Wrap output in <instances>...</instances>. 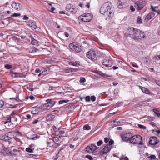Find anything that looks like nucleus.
I'll return each mask as SVG.
<instances>
[{
  "label": "nucleus",
  "mask_w": 160,
  "mask_h": 160,
  "mask_svg": "<svg viewBox=\"0 0 160 160\" xmlns=\"http://www.w3.org/2000/svg\"><path fill=\"white\" fill-rule=\"evenodd\" d=\"M113 8L111 7V3L108 2H106L103 4L101 6L100 12L102 14L107 16L108 17L106 20L112 18L114 15V11Z\"/></svg>",
  "instance_id": "nucleus-1"
},
{
  "label": "nucleus",
  "mask_w": 160,
  "mask_h": 160,
  "mask_svg": "<svg viewBox=\"0 0 160 160\" xmlns=\"http://www.w3.org/2000/svg\"><path fill=\"white\" fill-rule=\"evenodd\" d=\"M127 33L130 38L135 40H140L142 37L144 38L145 37L144 33L140 30L133 28H128Z\"/></svg>",
  "instance_id": "nucleus-2"
},
{
  "label": "nucleus",
  "mask_w": 160,
  "mask_h": 160,
  "mask_svg": "<svg viewBox=\"0 0 160 160\" xmlns=\"http://www.w3.org/2000/svg\"><path fill=\"white\" fill-rule=\"evenodd\" d=\"M142 138L141 136L139 135L132 136V134L130 142L133 144H139L142 145Z\"/></svg>",
  "instance_id": "nucleus-3"
},
{
  "label": "nucleus",
  "mask_w": 160,
  "mask_h": 160,
  "mask_svg": "<svg viewBox=\"0 0 160 160\" xmlns=\"http://www.w3.org/2000/svg\"><path fill=\"white\" fill-rule=\"evenodd\" d=\"M92 17L90 13H84L80 16L78 18L79 20L83 22H89L92 19Z\"/></svg>",
  "instance_id": "nucleus-4"
},
{
  "label": "nucleus",
  "mask_w": 160,
  "mask_h": 160,
  "mask_svg": "<svg viewBox=\"0 0 160 160\" xmlns=\"http://www.w3.org/2000/svg\"><path fill=\"white\" fill-rule=\"evenodd\" d=\"M97 51L90 50L87 53V56L88 58L92 61H95L97 59Z\"/></svg>",
  "instance_id": "nucleus-5"
},
{
  "label": "nucleus",
  "mask_w": 160,
  "mask_h": 160,
  "mask_svg": "<svg viewBox=\"0 0 160 160\" xmlns=\"http://www.w3.org/2000/svg\"><path fill=\"white\" fill-rule=\"evenodd\" d=\"M13 138V136L10 132L7 133L5 134H2L0 135V139L1 140L8 141L9 143L10 142L9 140Z\"/></svg>",
  "instance_id": "nucleus-6"
},
{
  "label": "nucleus",
  "mask_w": 160,
  "mask_h": 160,
  "mask_svg": "<svg viewBox=\"0 0 160 160\" xmlns=\"http://www.w3.org/2000/svg\"><path fill=\"white\" fill-rule=\"evenodd\" d=\"M98 148V147L95 145L91 144L86 147L84 149L85 151H87L88 152L94 154L95 151Z\"/></svg>",
  "instance_id": "nucleus-7"
},
{
  "label": "nucleus",
  "mask_w": 160,
  "mask_h": 160,
  "mask_svg": "<svg viewBox=\"0 0 160 160\" xmlns=\"http://www.w3.org/2000/svg\"><path fill=\"white\" fill-rule=\"evenodd\" d=\"M146 4V2L144 0H140L136 2L135 7L138 10H141Z\"/></svg>",
  "instance_id": "nucleus-8"
},
{
  "label": "nucleus",
  "mask_w": 160,
  "mask_h": 160,
  "mask_svg": "<svg viewBox=\"0 0 160 160\" xmlns=\"http://www.w3.org/2000/svg\"><path fill=\"white\" fill-rule=\"evenodd\" d=\"M132 133L130 132L124 133L121 134V137L123 141L127 142L130 141Z\"/></svg>",
  "instance_id": "nucleus-9"
},
{
  "label": "nucleus",
  "mask_w": 160,
  "mask_h": 160,
  "mask_svg": "<svg viewBox=\"0 0 160 160\" xmlns=\"http://www.w3.org/2000/svg\"><path fill=\"white\" fill-rule=\"evenodd\" d=\"M2 152L4 155H10L12 156H16L17 155L16 154L12 153V151L8 148H5L3 149L2 150Z\"/></svg>",
  "instance_id": "nucleus-10"
},
{
  "label": "nucleus",
  "mask_w": 160,
  "mask_h": 160,
  "mask_svg": "<svg viewBox=\"0 0 160 160\" xmlns=\"http://www.w3.org/2000/svg\"><path fill=\"white\" fill-rule=\"evenodd\" d=\"M10 75L13 78H24L26 75L20 72H10Z\"/></svg>",
  "instance_id": "nucleus-11"
},
{
  "label": "nucleus",
  "mask_w": 160,
  "mask_h": 160,
  "mask_svg": "<svg viewBox=\"0 0 160 160\" xmlns=\"http://www.w3.org/2000/svg\"><path fill=\"white\" fill-rule=\"evenodd\" d=\"M27 25L33 30H36L37 28H39V27L36 25V22L33 21L29 20L28 22H27Z\"/></svg>",
  "instance_id": "nucleus-12"
},
{
  "label": "nucleus",
  "mask_w": 160,
  "mask_h": 160,
  "mask_svg": "<svg viewBox=\"0 0 160 160\" xmlns=\"http://www.w3.org/2000/svg\"><path fill=\"white\" fill-rule=\"evenodd\" d=\"M159 142V141L156 137L152 136L150 137L149 143L150 144L154 145L158 144Z\"/></svg>",
  "instance_id": "nucleus-13"
},
{
  "label": "nucleus",
  "mask_w": 160,
  "mask_h": 160,
  "mask_svg": "<svg viewBox=\"0 0 160 160\" xmlns=\"http://www.w3.org/2000/svg\"><path fill=\"white\" fill-rule=\"evenodd\" d=\"M111 148L112 146L109 145H106L100 152V155L102 156L104 154L106 153L111 150Z\"/></svg>",
  "instance_id": "nucleus-14"
},
{
  "label": "nucleus",
  "mask_w": 160,
  "mask_h": 160,
  "mask_svg": "<svg viewBox=\"0 0 160 160\" xmlns=\"http://www.w3.org/2000/svg\"><path fill=\"white\" fill-rule=\"evenodd\" d=\"M47 103L45 105L48 109H49L52 107L55 103V101H52L50 99H48L46 100Z\"/></svg>",
  "instance_id": "nucleus-15"
},
{
  "label": "nucleus",
  "mask_w": 160,
  "mask_h": 160,
  "mask_svg": "<svg viewBox=\"0 0 160 160\" xmlns=\"http://www.w3.org/2000/svg\"><path fill=\"white\" fill-rule=\"evenodd\" d=\"M102 64L106 67H110L112 66V62L110 60L104 59L102 62Z\"/></svg>",
  "instance_id": "nucleus-16"
},
{
  "label": "nucleus",
  "mask_w": 160,
  "mask_h": 160,
  "mask_svg": "<svg viewBox=\"0 0 160 160\" xmlns=\"http://www.w3.org/2000/svg\"><path fill=\"white\" fill-rule=\"evenodd\" d=\"M11 5L13 8L17 10H19L22 8L21 5L18 2H13L12 4Z\"/></svg>",
  "instance_id": "nucleus-17"
},
{
  "label": "nucleus",
  "mask_w": 160,
  "mask_h": 160,
  "mask_svg": "<svg viewBox=\"0 0 160 160\" xmlns=\"http://www.w3.org/2000/svg\"><path fill=\"white\" fill-rule=\"evenodd\" d=\"M12 116V119L15 122H17L18 119L20 118V116L17 114H15L13 112H12L11 114Z\"/></svg>",
  "instance_id": "nucleus-18"
},
{
  "label": "nucleus",
  "mask_w": 160,
  "mask_h": 160,
  "mask_svg": "<svg viewBox=\"0 0 160 160\" xmlns=\"http://www.w3.org/2000/svg\"><path fill=\"white\" fill-rule=\"evenodd\" d=\"M118 8L120 9H122L125 8L126 5L125 3L124 2H122L120 0H118L117 3Z\"/></svg>",
  "instance_id": "nucleus-19"
},
{
  "label": "nucleus",
  "mask_w": 160,
  "mask_h": 160,
  "mask_svg": "<svg viewBox=\"0 0 160 160\" xmlns=\"http://www.w3.org/2000/svg\"><path fill=\"white\" fill-rule=\"evenodd\" d=\"M55 117V116L53 115L49 114L47 116L46 118L47 121H51Z\"/></svg>",
  "instance_id": "nucleus-20"
},
{
  "label": "nucleus",
  "mask_w": 160,
  "mask_h": 160,
  "mask_svg": "<svg viewBox=\"0 0 160 160\" xmlns=\"http://www.w3.org/2000/svg\"><path fill=\"white\" fill-rule=\"evenodd\" d=\"M155 15V14L153 12L150 13L145 18V19L148 21L154 17Z\"/></svg>",
  "instance_id": "nucleus-21"
},
{
  "label": "nucleus",
  "mask_w": 160,
  "mask_h": 160,
  "mask_svg": "<svg viewBox=\"0 0 160 160\" xmlns=\"http://www.w3.org/2000/svg\"><path fill=\"white\" fill-rule=\"evenodd\" d=\"M70 65H72L74 66H78L80 65V62L79 61L73 62L71 61L68 62Z\"/></svg>",
  "instance_id": "nucleus-22"
},
{
  "label": "nucleus",
  "mask_w": 160,
  "mask_h": 160,
  "mask_svg": "<svg viewBox=\"0 0 160 160\" xmlns=\"http://www.w3.org/2000/svg\"><path fill=\"white\" fill-rule=\"evenodd\" d=\"M140 87L141 88L142 91L143 93L147 94H150V91L146 88L141 86H140Z\"/></svg>",
  "instance_id": "nucleus-23"
},
{
  "label": "nucleus",
  "mask_w": 160,
  "mask_h": 160,
  "mask_svg": "<svg viewBox=\"0 0 160 160\" xmlns=\"http://www.w3.org/2000/svg\"><path fill=\"white\" fill-rule=\"evenodd\" d=\"M153 112L158 117L160 118V113L159 112L160 110L157 108H154L153 109Z\"/></svg>",
  "instance_id": "nucleus-24"
},
{
  "label": "nucleus",
  "mask_w": 160,
  "mask_h": 160,
  "mask_svg": "<svg viewBox=\"0 0 160 160\" xmlns=\"http://www.w3.org/2000/svg\"><path fill=\"white\" fill-rule=\"evenodd\" d=\"M31 39V43L34 45H36L38 44V41L35 39L31 35L29 36Z\"/></svg>",
  "instance_id": "nucleus-25"
},
{
  "label": "nucleus",
  "mask_w": 160,
  "mask_h": 160,
  "mask_svg": "<svg viewBox=\"0 0 160 160\" xmlns=\"http://www.w3.org/2000/svg\"><path fill=\"white\" fill-rule=\"evenodd\" d=\"M81 50V47L79 45H75L74 48V50L76 52H79Z\"/></svg>",
  "instance_id": "nucleus-26"
},
{
  "label": "nucleus",
  "mask_w": 160,
  "mask_h": 160,
  "mask_svg": "<svg viewBox=\"0 0 160 160\" xmlns=\"http://www.w3.org/2000/svg\"><path fill=\"white\" fill-rule=\"evenodd\" d=\"M12 116H11L10 117H8L7 118L6 120L5 121H3L4 123L6 124L8 122H11L12 120Z\"/></svg>",
  "instance_id": "nucleus-27"
},
{
  "label": "nucleus",
  "mask_w": 160,
  "mask_h": 160,
  "mask_svg": "<svg viewBox=\"0 0 160 160\" xmlns=\"http://www.w3.org/2000/svg\"><path fill=\"white\" fill-rule=\"evenodd\" d=\"M77 11V8H74L72 7L68 12H72V14H74L76 13Z\"/></svg>",
  "instance_id": "nucleus-28"
},
{
  "label": "nucleus",
  "mask_w": 160,
  "mask_h": 160,
  "mask_svg": "<svg viewBox=\"0 0 160 160\" xmlns=\"http://www.w3.org/2000/svg\"><path fill=\"white\" fill-rule=\"evenodd\" d=\"M120 122H119L116 121V120H115L111 122V124L112 125L118 126Z\"/></svg>",
  "instance_id": "nucleus-29"
},
{
  "label": "nucleus",
  "mask_w": 160,
  "mask_h": 160,
  "mask_svg": "<svg viewBox=\"0 0 160 160\" xmlns=\"http://www.w3.org/2000/svg\"><path fill=\"white\" fill-rule=\"evenodd\" d=\"M79 5L80 7L82 8L83 7H84L86 6L87 8H89L90 7L89 3L88 2L87 3L86 5L83 3H80L79 4Z\"/></svg>",
  "instance_id": "nucleus-30"
},
{
  "label": "nucleus",
  "mask_w": 160,
  "mask_h": 160,
  "mask_svg": "<svg viewBox=\"0 0 160 160\" xmlns=\"http://www.w3.org/2000/svg\"><path fill=\"white\" fill-rule=\"evenodd\" d=\"M83 129L84 130H89L91 129V128L88 124H86L84 126Z\"/></svg>",
  "instance_id": "nucleus-31"
},
{
  "label": "nucleus",
  "mask_w": 160,
  "mask_h": 160,
  "mask_svg": "<svg viewBox=\"0 0 160 160\" xmlns=\"http://www.w3.org/2000/svg\"><path fill=\"white\" fill-rule=\"evenodd\" d=\"M34 148H31L30 147L27 148L26 149V151L29 152H33Z\"/></svg>",
  "instance_id": "nucleus-32"
},
{
  "label": "nucleus",
  "mask_w": 160,
  "mask_h": 160,
  "mask_svg": "<svg viewBox=\"0 0 160 160\" xmlns=\"http://www.w3.org/2000/svg\"><path fill=\"white\" fill-rule=\"evenodd\" d=\"M69 102V100L68 99L63 100H60L59 101V104H62L66 103H67Z\"/></svg>",
  "instance_id": "nucleus-33"
},
{
  "label": "nucleus",
  "mask_w": 160,
  "mask_h": 160,
  "mask_svg": "<svg viewBox=\"0 0 160 160\" xmlns=\"http://www.w3.org/2000/svg\"><path fill=\"white\" fill-rule=\"evenodd\" d=\"M12 66L10 64H5L4 65V68L7 69H10L12 68Z\"/></svg>",
  "instance_id": "nucleus-34"
},
{
  "label": "nucleus",
  "mask_w": 160,
  "mask_h": 160,
  "mask_svg": "<svg viewBox=\"0 0 160 160\" xmlns=\"http://www.w3.org/2000/svg\"><path fill=\"white\" fill-rule=\"evenodd\" d=\"M75 45H74L73 43H70L69 44V47L71 49H72V50H74L75 47Z\"/></svg>",
  "instance_id": "nucleus-35"
},
{
  "label": "nucleus",
  "mask_w": 160,
  "mask_h": 160,
  "mask_svg": "<svg viewBox=\"0 0 160 160\" xmlns=\"http://www.w3.org/2000/svg\"><path fill=\"white\" fill-rule=\"evenodd\" d=\"M138 126L139 128L142 129H145L146 128V127L142 125L138 124Z\"/></svg>",
  "instance_id": "nucleus-36"
},
{
  "label": "nucleus",
  "mask_w": 160,
  "mask_h": 160,
  "mask_svg": "<svg viewBox=\"0 0 160 160\" xmlns=\"http://www.w3.org/2000/svg\"><path fill=\"white\" fill-rule=\"evenodd\" d=\"M137 22L139 23H142V21L140 17L138 16L137 20Z\"/></svg>",
  "instance_id": "nucleus-37"
},
{
  "label": "nucleus",
  "mask_w": 160,
  "mask_h": 160,
  "mask_svg": "<svg viewBox=\"0 0 160 160\" xmlns=\"http://www.w3.org/2000/svg\"><path fill=\"white\" fill-rule=\"evenodd\" d=\"M72 8V6L71 4L68 5L66 8V9L67 11H69L70 8Z\"/></svg>",
  "instance_id": "nucleus-38"
},
{
  "label": "nucleus",
  "mask_w": 160,
  "mask_h": 160,
  "mask_svg": "<svg viewBox=\"0 0 160 160\" xmlns=\"http://www.w3.org/2000/svg\"><path fill=\"white\" fill-rule=\"evenodd\" d=\"M38 135L36 134H34L31 136V138L32 140H34L37 138Z\"/></svg>",
  "instance_id": "nucleus-39"
},
{
  "label": "nucleus",
  "mask_w": 160,
  "mask_h": 160,
  "mask_svg": "<svg viewBox=\"0 0 160 160\" xmlns=\"http://www.w3.org/2000/svg\"><path fill=\"white\" fill-rule=\"evenodd\" d=\"M4 103L2 100H0V108H2L4 105Z\"/></svg>",
  "instance_id": "nucleus-40"
},
{
  "label": "nucleus",
  "mask_w": 160,
  "mask_h": 160,
  "mask_svg": "<svg viewBox=\"0 0 160 160\" xmlns=\"http://www.w3.org/2000/svg\"><path fill=\"white\" fill-rule=\"evenodd\" d=\"M59 140L58 138L57 137H53L52 138V140L54 142H58Z\"/></svg>",
  "instance_id": "nucleus-41"
},
{
  "label": "nucleus",
  "mask_w": 160,
  "mask_h": 160,
  "mask_svg": "<svg viewBox=\"0 0 160 160\" xmlns=\"http://www.w3.org/2000/svg\"><path fill=\"white\" fill-rule=\"evenodd\" d=\"M72 72V68H70L66 69L65 70V72L66 73H70Z\"/></svg>",
  "instance_id": "nucleus-42"
},
{
  "label": "nucleus",
  "mask_w": 160,
  "mask_h": 160,
  "mask_svg": "<svg viewBox=\"0 0 160 160\" xmlns=\"http://www.w3.org/2000/svg\"><path fill=\"white\" fill-rule=\"evenodd\" d=\"M102 144H103V141L101 140H99L97 143V145L98 146H100Z\"/></svg>",
  "instance_id": "nucleus-43"
},
{
  "label": "nucleus",
  "mask_w": 160,
  "mask_h": 160,
  "mask_svg": "<svg viewBox=\"0 0 160 160\" xmlns=\"http://www.w3.org/2000/svg\"><path fill=\"white\" fill-rule=\"evenodd\" d=\"M86 81V79L84 78L81 77L79 81L80 82H84Z\"/></svg>",
  "instance_id": "nucleus-44"
},
{
  "label": "nucleus",
  "mask_w": 160,
  "mask_h": 160,
  "mask_svg": "<svg viewBox=\"0 0 160 160\" xmlns=\"http://www.w3.org/2000/svg\"><path fill=\"white\" fill-rule=\"evenodd\" d=\"M21 15L20 13H15L11 15V17H18V16H20Z\"/></svg>",
  "instance_id": "nucleus-45"
},
{
  "label": "nucleus",
  "mask_w": 160,
  "mask_h": 160,
  "mask_svg": "<svg viewBox=\"0 0 160 160\" xmlns=\"http://www.w3.org/2000/svg\"><path fill=\"white\" fill-rule=\"evenodd\" d=\"M114 141L113 140L111 139L110 141H109V144H107L106 145H109L111 146V145L114 143Z\"/></svg>",
  "instance_id": "nucleus-46"
},
{
  "label": "nucleus",
  "mask_w": 160,
  "mask_h": 160,
  "mask_svg": "<svg viewBox=\"0 0 160 160\" xmlns=\"http://www.w3.org/2000/svg\"><path fill=\"white\" fill-rule=\"evenodd\" d=\"M123 104V102H117V104H116V107H118L121 105H122Z\"/></svg>",
  "instance_id": "nucleus-47"
},
{
  "label": "nucleus",
  "mask_w": 160,
  "mask_h": 160,
  "mask_svg": "<svg viewBox=\"0 0 160 160\" xmlns=\"http://www.w3.org/2000/svg\"><path fill=\"white\" fill-rule=\"evenodd\" d=\"M10 100H14L16 101H17L18 102L19 101H20L19 99L18 98V97L17 96L16 98H9Z\"/></svg>",
  "instance_id": "nucleus-48"
},
{
  "label": "nucleus",
  "mask_w": 160,
  "mask_h": 160,
  "mask_svg": "<svg viewBox=\"0 0 160 160\" xmlns=\"http://www.w3.org/2000/svg\"><path fill=\"white\" fill-rule=\"evenodd\" d=\"M85 157L87 158H88L89 160H92L93 158L90 155H87Z\"/></svg>",
  "instance_id": "nucleus-49"
},
{
  "label": "nucleus",
  "mask_w": 160,
  "mask_h": 160,
  "mask_svg": "<svg viewBox=\"0 0 160 160\" xmlns=\"http://www.w3.org/2000/svg\"><path fill=\"white\" fill-rule=\"evenodd\" d=\"M38 50V49L36 48H33L32 49V51L31 52L32 53H34L35 52H37Z\"/></svg>",
  "instance_id": "nucleus-50"
},
{
  "label": "nucleus",
  "mask_w": 160,
  "mask_h": 160,
  "mask_svg": "<svg viewBox=\"0 0 160 160\" xmlns=\"http://www.w3.org/2000/svg\"><path fill=\"white\" fill-rule=\"evenodd\" d=\"M156 8V7H155V8H154L152 5L151 6V9L152 11L153 12H157V10L155 9V8Z\"/></svg>",
  "instance_id": "nucleus-51"
},
{
  "label": "nucleus",
  "mask_w": 160,
  "mask_h": 160,
  "mask_svg": "<svg viewBox=\"0 0 160 160\" xmlns=\"http://www.w3.org/2000/svg\"><path fill=\"white\" fill-rule=\"evenodd\" d=\"M85 100L86 101L89 102L91 100V98L89 96H87L85 98Z\"/></svg>",
  "instance_id": "nucleus-52"
},
{
  "label": "nucleus",
  "mask_w": 160,
  "mask_h": 160,
  "mask_svg": "<svg viewBox=\"0 0 160 160\" xmlns=\"http://www.w3.org/2000/svg\"><path fill=\"white\" fill-rule=\"evenodd\" d=\"M91 99L92 102H94L95 101L96 98V97L94 96L93 95V96H92L91 97Z\"/></svg>",
  "instance_id": "nucleus-53"
},
{
  "label": "nucleus",
  "mask_w": 160,
  "mask_h": 160,
  "mask_svg": "<svg viewBox=\"0 0 160 160\" xmlns=\"http://www.w3.org/2000/svg\"><path fill=\"white\" fill-rule=\"evenodd\" d=\"M98 73L99 75L102 76H104L105 74L102 72L98 71Z\"/></svg>",
  "instance_id": "nucleus-54"
},
{
  "label": "nucleus",
  "mask_w": 160,
  "mask_h": 160,
  "mask_svg": "<svg viewBox=\"0 0 160 160\" xmlns=\"http://www.w3.org/2000/svg\"><path fill=\"white\" fill-rule=\"evenodd\" d=\"M120 160H129L128 158L127 157L124 158H121Z\"/></svg>",
  "instance_id": "nucleus-55"
},
{
  "label": "nucleus",
  "mask_w": 160,
  "mask_h": 160,
  "mask_svg": "<svg viewBox=\"0 0 160 160\" xmlns=\"http://www.w3.org/2000/svg\"><path fill=\"white\" fill-rule=\"evenodd\" d=\"M28 19H29V18L25 15L24 16V17L23 18V20H27Z\"/></svg>",
  "instance_id": "nucleus-56"
},
{
  "label": "nucleus",
  "mask_w": 160,
  "mask_h": 160,
  "mask_svg": "<svg viewBox=\"0 0 160 160\" xmlns=\"http://www.w3.org/2000/svg\"><path fill=\"white\" fill-rule=\"evenodd\" d=\"M30 156H31V157L32 158H36L37 157L38 155L37 154H30Z\"/></svg>",
  "instance_id": "nucleus-57"
},
{
  "label": "nucleus",
  "mask_w": 160,
  "mask_h": 160,
  "mask_svg": "<svg viewBox=\"0 0 160 160\" xmlns=\"http://www.w3.org/2000/svg\"><path fill=\"white\" fill-rule=\"evenodd\" d=\"M130 10L132 12H133L135 11V9L132 6H131L130 7Z\"/></svg>",
  "instance_id": "nucleus-58"
},
{
  "label": "nucleus",
  "mask_w": 160,
  "mask_h": 160,
  "mask_svg": "<svg viewBox=\"0 0 160 160\" xmlns=\"http://www.w3.org/2000/svg\"><path fill=\"white\" fill-rule=\"evenodd\" d=\"M109 139L108 138L105 137L104 139V141L105 143H107L109 142Z\"/></svg>",
  "instance_id": "nucleus-59"
},
{
  "label": "nucleus",
  "mask_w": 160,
  "mask_h": 160,
  "mask_svg": "<svg viewBox=\"0 0 160 160\" xmlns=\"http://www.w3.org/2000/svg\"><path fill=\"white\" fill-rule=\"evenodd\" d=\"M35 72L36 73H39L41 72V70L39 68H37L36 69Z\"/></svg>",
  "instance_id": "nucleus-60"
},
{
  "label": "nucleus",
  "mask_w": 160,
  "mask_h": 160,
  "mask_svg": "<svg viewBox=\"0 0 160 160\" xmlns=\"http://www.w3.org/2000/svg\"><path fill=\"white\" fill-rule=\"evenodd\" d=\"M52 127H53V129L54 131L55 132H56L57 131L58 129L57 128H56V126H52Z\"/></svg>",
  "instance_id": "nucleus-61"
},
{
  "label": "nucleus",
  "mask_w": 160,
  "mask_h": 160,
  "mask_svg": "<svg viewBox=\"0 0 160 160\" xmlns=\"http://www.w3.org/2000/svg\"><path fill=\"white\" fill-rule=\"evenodd\" d=\"M13 151L14 152H20V151L19 150H18L15 149H13Z\"/></svg>",
  "instance_id": "nucleus-62"
},
{
  "label": "nucleus",
  "mask_w": 160,
  "mask_h": 160,
  "mask_svg": "<svg viewBox=\"0 0 160 160\" xmlns=\"http://www.w3.org/2000/svg\"><path fill=\"white\" fill-rule=\"evenodd\" d=\"M155 58L157 59H160V55H157L155 56Z\"/></svg>",
  "instance_id": "nucleus-63"
},
{
  "label": "nucleus",
  "mask_w": 160,
  "mask_h": 160,
  "mask_svg": "<svg viewBox=\"0 0 160 160\" xmlns=\"http://www.w3.org/2000/svg\"><path fill=\"white\" fill-rule=\"evenodd\" d=\"M5 14H4L2 13H0V18H2L3 17L5 16Z\"/></svg>",
  "instance_id": "nucleus-64"
}]
</instances>
